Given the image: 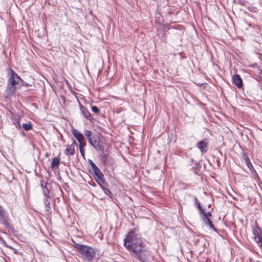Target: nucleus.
I'll return each mask as SVG.
<instances>
[{"mask_svg":"<svg viewBox=\"0 0 262 262\" xmlns=\"http://www.w3.org/2000/svg\"><path fill=\"white\" fill-rule=\"evenodd\" d=\"M124 245L133 257L146 250V242L139 233L138 228H135L128 233L124 239Z\"/></svg>","mask_w":262,"mask_h":262,"instance_id":"1","label":"nucleus"},{"mask_svg":"<svg viewBox=\"0 0 262 262\" xmlns=\"http://www.w3.org/2000/svg\"><path fill=\"white\" fill-rule=\"evenodd\" d=\"M88 163L92 167L91 173L94 177L95 181L100 185H105L106 182L105 181L104 175L97 165L92 160L89 159Z\"/></svg>","mask_w":262,"mask_h":262,"instance_id":"2","label":"nucleus"},{"mask_svg":"<svg viewBox=\"0 0 262 262\" xmlns=\"http://www.w3.org/2000/svg\"><path fill=\"white\" fill-rule=\"evenodd\" d=\"M79 253L81 255V257L88 261H91L96 254L92 247L85 245H83Z\"/></svg>","mask_w":262,"mask_h":262,"instance_id":"3","label":"nucleus"},{"mask_svg":"<svg viewBox=\"0 0 262 262\" xmlns=\"http://www.w3.org/2000/svg\"><path fill=\"white\" fill-rule=\"evenodd\" d=\"M7 75L8 83L11 85L16 86L19 83V81L24 82V80L11 68H9L7 70Z\"/></svg>","mask_w":262,"mask_h":262,"instance_id":"4","label":"nucleus"},{"mask_svg":"<svg viewBox=\"0 0 262 262\" xmlns=\"http://www.w3.org/2000/svg\"><path fill=\"white\" fill-rule=\"evenodd\" d=\"M0 224L13 232L15 231L13 226L11 224V220L6 211L0 214Z\"/></svg>","mask_w":262,"mask_h":262,"instance_id":"5","label":"nucleus"},{"mask_svg":"<svg viewBox=\"0 0 262 262\" xmlns=\"http://www.w3.org/2000/svg\"><path fill=\"white\" fill-rule=\"evenodd\" d=\"M89 142L96 150L103 152L104 147L99 136H92V139H89Z\"/></svg>","mask_w":262,"mask_h":262,"instance_id":"6","label":"nucleus"},{"mask_svg":"<svg viewBox=\"0 0 262 262\" xmlns=\"http://www.w3.org/2000/svg\"><path fill=\"white\" fill-rule=\"evenodd\" d=\"M135 258L138 260L140 262H150V260L153 258L151 252L147 250H144L141 253L134 257Z\"/></svg>","mask_w":262,"mask_h":262,"instance_id":"7","label":"nucleus"},{"mask_svg":"<svg viewBox=\"0 0 262 262\" xmlns=\"http://www.w3.org/2000/svg\"><path fill=\"white\" fill-rule=\"evenodd\" d=\"M209 142L207 139H204L197 142L196 147L199 149L202 154L207 151Z\"/></svg>","mask_w":262,"mask_h":262,"instance_id":"8","label":"nucleus"},{"mask_svg":"<svg viewBox=\"0 0 262 262\" xmlns=\"http://www.w3.org/2000/svg\"><path fill=\"white\" fill-rule=\"evenodd\" d=\"M11 119L12 123L15 127L18 129H21V124H20V120L21 116L20 115L14 114L12 115Z\"/></svg>","mask_w":262,"mask_h":262,"instance_id":"9","label":"nucleus"},{"mask_svg":"<svg viewBox=\"0 0 262 262\" xmlns=\"http://www.w3.org/2000/svg\"><path fill=\"white\" fill-rule=\"evenodd\" d=\"M232 81L233 83L238 88L241 89L243 87V80L241 76L238 74H235L232 77Z\"/></svg>","mask_w":262,"mask_h":262,"instance_id":"10","label":"nucleus"},{"mask_svg":"<svg viewBox=\"0 0 262 262\" xmlns=\"http://www.w3.org/2000/svg\"><path fill=\"white\" fill-rule=\"evenodd\" d=\"M252 233L255 235V239L257 241L259 237H261L260 234L262 233V230L258 227L257 223H255L254 227L253 228Z\"/></svg>","mask_w":262,"mask_h":262,"instance_id":"11","label":"nucleus"},{"mask_svg":"<svg viewBox=\"0 0 262 262\" xmlns=\"http://www.w3.org/2000/svg\"><path fill=\"white\" fill-rule=\"evenodd\" d=\"M72 134L75 137V138L78 140L79 143L85 142L84 141H83L84 137L83 134L79 132L78 130H77L76 129H73L72 130Z\"/></svg>","mask_w":262,"mask_h":262,"instance_id":"12","label":"nucleus"},{"mask_svg":"<svg viewBox=\"0 0 262 262\" xmlns=\"http://www.w3.org/2000/svg\"><path fill=\"white\" fill-rule=\"evenodd\" d=\"M80 109L81 114L85 118L89 119L90 120H92L91 114L86 107L80 104Z\"/></svg>","mask_w":262,"mask_h":262,"instance_id":"13","label":"nucleus"},{"mask_svg":"<svg viewBox=\"0 0 262 262\" xmlns=\"http://www.w3.org/2000/svg\"><path fill=\"white\" fill-rule=\"evenodd\" d=\"M198 208L199 210V214H200V216L201 219H203V214H205L207 218H210V217L212 216L211 212L210 211L206 212L205 211V210L201 206L200 203H198Z\"/></svg>","mask_w":262,"mask_h":262,"instance_id":"14","label":"nucleus"},{"mask_svg":"<svg viewBox=\"0 0 262 262\" xmlns=\"http://www.w3.org/2000/svg\"><path fill=\"white\" fill-rule=\"evenodd\" d=\"M76 144V142L73 140L72 144L68 145L66 149V155L70 154L71 156H73L75 154V145Z\"/></svg>","mask_w":262,"mask_h":262,"instance_id":"15","label":"nucleus"},{"mask_svg":"<svg viewBox=\"0 0 262 262\" xmlns=\"http://www.w3.org/2000/svg\"><path fill=\"white\" fill-rule=\"evenodd\" d=\"M203 219H202V220L203 221V222L205 223V224L209 226L210 229L213 230L214 231L217 232V230L215 228L214 225H213L212 222L211 221V219L210 218H207L205 214H203Z\"/></svg>","mask_w":262,"mask_h":262,"instance_id":"16","label":"nucleus"},{"mask_svg":"<svg viewBox=\"0 0 262 262\" xmlns=\"http://www.w3.org/2000/svg\"><path fill=\"white\" fill-rule=\"evenodd\" d=\"M16 90V87L10 85L7 83V87L5 90V93L8 96H11L15 93Z\"/></svg>","mask_w":262,"mask_h":262,"instance_id":"17","label":"nucleus"},{"mask_svg":"<svg viewBox=\"0 0 262 262\" xmlns=\"http://www.w3.org/2000/svg\"><path fill=\"white\" fill-rule=\"evenodd\" d=\"M48 183H46V185L43 186V184H41V186L42 187L43 189V194L44 196H45V198H50V190L47 187Z\"/></svg>","mask_w":262,"mask_h":262,"instance_id":"18","label":"nucleus"},{"mask_svg":"<svg viewBox=\"0 0 262 262\" xmlns=\"http://www.w3.org/2000/svg\"><path fill=\"white\" fill-rule=\"evenodd\" d=\"M107 184L106 183L105 185H100V187L102 189L104 193L107 196H108L110 198H113V194L111 191L107 188L105 187L107 186Z\"/></svg>","mask_w":262,"mask_h":262,"instance_id":"19","label":"nucleus"},{"mask_svg":"<svg viewBox=\"0 0 262 262\" xmlns=\"http://www.w3.org/2000/svg\"><path fill=\"white\" fill-rule=\"evenodd\" d=\"M60 164V160L59 158L55 157L53 159L51 163V168L53 169L55 168L58 167Z\"/></svg>","mask_w":262,"mask_h":262,"instance_id":"20","label":"nucleus"},{"mask_svg":"<svg viewBox=\"0 0 262 262\" xmlns=\"http://www.w3.org/2000/svg\"><path fill=\"white\" fill-rule=\"evenodd\" d=\"M50 198H44L43 202L45 206V209L47 211H49L51 209V206H50V202L49 201V199Z\"/></svg>","mask_w":262,"mask_h":262,"instance_id":"21","label":"nucleus"},{"mask_svg":"<svg viewBox=\"0 0 262 262\" xmlns=\"http://www.w3.org/2000/svg\"><path fill=\"white\" fill-rule=\"evenodd\" d=\"M21 127L26 131L31 130L33 128L32 124L30 122L27 123H23L21 124Z\"/></svg>","mask_w":262,"mask_h":262,"instance_id":"22","label":"nucleus"},{"mask_svg":"<svg viewBox=\"0 0 262 262\" xmlns=\"http://www.w3.org/2000/svg\"><path fill=\"white\" fill-rule=\"evenodd\" d=\"M85 146H86L85 142L79 143L80 152L81 153V156L83 157V158H85V150L84 149V147Z\"/></svg>","mask_w":262,"mask_h":262,"instance_id":"23","label":"nucleus"},{"mask_svg":"<svg viewBox=\"0 0 262 262\" xmlns=\"http://www.w3.org/2000/svg\"><path fill=\"white\" fill-rule=\"evenodd\" d=\"M201 167V164L195 161L194 166L192 167V169L195 174H198V172L200 170Z\"/></svg>","mask_w":262,"mask_h":262,"instance_id":"24","label":"nucleus"},{"mask_svg":"<svg viewBox=\"0 0 262 262\" xmlns=\"http://www.w3.org/2000/svg\"><path fill=\"white\" fill-rule=\"evenodd\" d=\"M73 247L75 248L76 250H77L78 252H79L83 245L78 244L74 241L73 242Z\"/></svg>","mask_w":262,"mask_h":262,"instance_id":"25","label":"nucleus"},{"mask_svg":"<svg viewBox=\"0 0 262 262\" xmlns=\"http://www.w3.org/2000/svg\"><path fill=\"white\" fill-rule=\"evenodd\" d=\"M84 135L87 138L88 141H89V139H92V136H91V132L89 130H86L84 131Z\"/></svg>","mask_w":262,"mask_h":262,"instance_id":"26","label":"nucleus"},{"mask_svg":"<svg viewBox=\"0 0 262 262\" xmlns=\"http://www.w3.org/2000/svg\"><path fill=\"white\" fill-rule=\"evenodd\" d=\"M242 157L243 159L244 160L245 162H248V161L250 160L248 155L245 152L242 153Z\"/></svg>","mask_w":262,"mask_h":262,"instance_id":"27","label":"nucleus"},{"mask_svg":"<svg viewBox=\"0 0 262 262\" xmlns=\"http://www.w3.org/2000/svg\"><path fill=\"white\" fill-rule=\"evenodd\" d=\"M92 111L95 113H98L99 112V109L96 106H92L91 107Z\"/></svg>","mask_w":262,"mask_h":262,"instance_id":"28","label":"nucleus"},{"mask_svg":"<svg viewBox=\"0 0 262 262\" xmlns=\"http://www.w3.org/2000/svg\"><path fill=\"white\" fill-rule=\"evenodd\" d=\"M245 164H246V165L247 166V167L251 170H252V169H253V167L251 164V163L250 162V161L249 160L248 162H245Z\"/></svg>","mask_w":262,"mask_h":262,"instance_id":"29","label":"nucleus"},{"mask_svg":"<svg viewBox=\"0 0 262 262\" xmlns=\"http://www.w3.org/2000/svg\"><path fill=\"white\" fill-rule=\"evenodd\" d=\"M257 243L262 247V235L261 237H259V239L257 241Z\"/></svg>","mask_w":262,"mask_h":262,"instance_id":"30","label":"nucleus"},{"mask_svg":"<svg viewBox=\"0 0 262 262\" xmlns=\"http://www.w3.org/2000/svg\"><path fill=\"white\" fill-rule=\"evenodd\" d=\"M6 210L4 209V208L0 205V214L4 213Z\"/></svg>","mask_w":262,"mask_h":262,"instance_id":"31","label":"nucleus"},{"mask_svg":"<svg viewBox=\"0 0 262 262\" xmlns=\"http://www.w3.org/2000/svg\"><path fill=\"white\" fill-rule=\"evenodd\" d=\"M194 201L195 204L196 205V207H198V203H200V202L198 201V199L196 196L194 197Z\"/></svg>","mask_w":262,"mask_h":262,"instance_id":"32","label":"nucleus"},{"mask_svg":"<svg viewBox=\"0 0 262 262\" xmlns=\"http://www.w3.org/2000/svg\"><path fill=\"white\" fill-rule=\"evenodd\" d=\"M22 82V84H21L22 85L27 86H28V84L27 83H26V82H25L24 81V82Z\"/></svg>","mask_w":262,"mask_h":262,"instance_id":"33","label":"nucleus"},{"mask_svg":"<svg viewBox=\"0 0 262 262\" xmlns=\"http://www.w3.org/2000/svg\"><path fill=\"white\" fill-rule=\"evenodd\" d=\"M251 67L253 68L257 67V63H254L251 65Z\"/></svg>","mask_w":262,"mask_h":262,"instance_id":"34","label":"nucleus"},{"mask_svg":"<svg viewBox=\"0 0 262 262\" xmlns=\"http://www.w3.org/2000/svg\"><path fill=\"white\" fill-rule=\"evenodd\" d=\"M216 161H217V164H220L219 159H217Z\"/></svg>","mask_w":262,"mask_h":262,"instance_id":"35","label":"nucleus"},{"mask_svg":"<svg viewBox=\"0 0 262 262\" xmlns=\"http://www.w3.org/2000/svg\"><path fill=\"white\" fill-rule=\"evenodd\" d=\"M191 161L192 162H194L193 159H191Z\"/></svg>","mask_w":262,"mask_h":262,"instance_id":"36","label":"nucleus"},{"mask_svg":"<svg viewBox=\"0 0 262 262\" xmlns=\"http://www.w3.org/2000/svg\"><path fill=\"white\" fill-rule=\"evenodd\" d=\"M210 206H211V205H210V204L208 205V207H210Z\"/></svg>","mask_w":262,"mask_h":262,"instance_id":"37","label":"nucleus"}]
</instances>
